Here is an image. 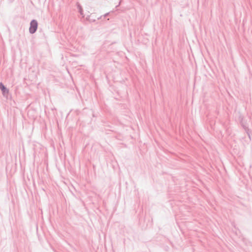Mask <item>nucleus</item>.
<instances>
[{
    "label": "nucleus",
    "mask_w": 252,
    "mask_h": 252,
    "mask_svg": "<svg viewBox=\"0 0 252 252\" xmlns=\"http://www.w3.org/2000/svg\"><path fill=\"white\" fill-rule=\"evenodd\" d=\"M0 89L2 90V91L3 92V93H8V91L6 89V88L4 86V85L0 83Z\"/></svg>",
    "instance_id": "nucleus-2"
},
{
    "label": "nucleus",
    "mask_w": 252,
    "mask_h": 252,
    "mask_svg": "<svg viewBox=\"0 0 252 252\" xmlns=\"http://www.w3.org/2000/svg\"><path fill=\"white\" fill-rule=\"evenodd\" d=\"M37 22L35 20H32L31 22L29 31L31 33H33L35 32L37 28Z\"/></svg>",
    "instance_id": "nucleus-1"
}]
</instances>
